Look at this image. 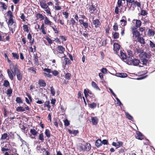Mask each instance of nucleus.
Returning a JSON list of instances; mask_svg holds the SVG:
<instances>
[{
  "mask_svg": "<svg viewBox=\"0 0 155 155\" xmlns=\"http://www.w3.org/2000/svg\"><path fill=\"white\" fill-rule=\"evenodd\" d=\"M121 7H123V5H120V4H119L118 3H117V6H116L115 8V9L114 11V12L116 14H118L119 13V8H120Z\"/></svg>",
  "mask_w": 155,
  "mask_h": 155,
  "instance_id": "c85d7f7f",
  "label": "nucleus"
},
{
  "mask_svg": "<svg viewBox=\"0 0 155 155\" xmlns=\"http://www.w3.org/2000/svg\"><path fill=\"white\" fill-rule=\"evenodd\" d=\"M125 1L126 0H118L117 2L119 4H120V5H123L124 4H125ZM127 1H128V0H126L127 4L128 2Z\"/></svg>",
  "mask_w": 155,
  "mask_h": 155,
  "instance_id": "37998d69",
  "label": "nucleus"
},
{
  "mask_svg": "<svg viewBox=\"0 0 155 155\" xmlns=\"http://www.w3.org/2000/svg\"><path fill=\"white\" fill-rule=\"evenodd\" d=\"M120 58L121 59L125 61L127 58L126 54L123 52L120 51Z\"/></svg>",
  "mask_w": 155,
  "mask_h": 155,
  "instance_id": "6ab92c4d",
  "label": "nucleus"
},
{
  "mask_svg": "<svg viewBox=\"0 0 155 155\" xmlns=\"http://www.w3.org/2000/svg\"><path fill=\"white\" fill-rule=\"evenodd\" d=\"M77 23L75 21V20L72 18L71 19L69 22V25H71L72 26L76 25Z\"/></svg>",
  "mask_w": 155,
  "mask_h": 155,
  "instance_id": "79ce46f5",
  "label": "nucleus"
},
{
  "mask_svg": "<svg viewBox=\"0 0 155 155\" xmlns=\"http://www.w3.org/2000/svg\"><path fill=\"white\" fill-rule=\"evenodd\" d=\"M8 137V135L7 133H4L2 134L1 139L2 140H4L6 139Z\"/></svg>",
  "mask_w": 155,
  "mask_h": 155,
  "instance_id": "49530a36",
  "label": "nucleus"
},
{
  "mask_svg": "<svg viewBox=\"0 0 155 155\" xmlns=\"http://www.w3.org/2000/svg\"><path fill=\"white\" fill-rule=\"evenodd\" d=\"M84 94L85 97H87L89 96L88 94H90V97L91 98H94L95 97V96L94 94L88 89H84Z\"/></svg>",
  "mask_w": 155,
  "mask_h": 155,
  "instance_id": "423d86ee",
  "label": "nucleus"
},
{
  "mask_svg": "<svg viewBox=\"0 0 155 155\" xmlns=\"http://www.w3.org/2000/svg\"><path fill=\"white\" fill-rule=\"evenodd\" d=\"M60 23L61 25H63L64 24V21L59 18L58 20L57 23Z\"/></svg>",
  "mask_w": 155,
  "mask_h": 155,
  "instance_id": "69168bd1",
  "label": "nucleus"
},
{
  "mask_svg": "<svg viewBox=\"0 0 155 155\" xmlns=\"http://www.w3.org/2000/svg\"><path fill=\"white\" fill-rule=\"evenodd\" d=\"M44 106L45 107H47L48 108V111H51L50 110V108L51 107V106L50 105V101H47L44 103Z\"/></svg>",
  "mask_w": 155,
  "mask_h": 155,
  "instance_id": "bb28decb",
  "label": "nucleus"
},
{
  "mask_svg": "<svg viewBox=\"0 0 155 155\" xmlns=\"http://www.w3.org/2000/svg\"><path fill=\"white\" fill-rule=\"evenodd\" d=\"M12 92L13 91L12 89L11 88V87H10V88L7 90L6 93L8 96V97H10L11 96V94L12 93Z\"/></svg>",
  "mask_w": 155,
  "mask_h": 155,
  "instance_id": "2f4dec72",
  "label": "nucleus"
},
{
  "mask_svg": "<svg viewBox=\"0 0 155 155\" xmlns=\"http://www.w3.org/2000/svg\"><path fill=\"white\" fill-rule=\"evenodd\" d=\"M16 110L18 112H23L25 111V109L23 107L19 106L16 108Z\"/></svg>",
  "mask_w": 155,
  "mask_h": 155,
  "instance_id": "58836bf2",
  "label": "nucleus"
},
{
  "mask_svg": "<svg viewBox=\"0 0 155 155\" xmlns=\"http://www.w3.org/2000/svg\"><path fill=\"white\" fill-rule=\"evenodd\" d=\"M114 30V31H117L118 30V25L117 23L115 22L114 23V25L113 26V28Z\"/></svg>",
  "mask_w": 155,
  "mask_h": 155,
  "instance_id": "5fc2aeb1",
  "label": "nucleus"
},
{
  "mask_svg": "<svg viewBox=\"0 0 155 155\" xmlns=\"http://www.w3.org/2000/svg\"><path fill=\"white\" fill-rule=\"evenodd\" d=\"M38 139L41 142H43L44 141V137L43 134L41 133L39 134L38 137Z\"/></svg>",
  "mask_w": 155,
  "mask_h": 155,
  "instance_id": "72a5a7b5",
  "label": "nucleus"
},
{
  "mask_svg": "<svg viewBox=\"0 0 155 155\" xmlns=\"http://www.w3.org/2000/svg\"><path fill=\"white\" fill-rule=\"evenodd\" d=\"M148 14L147 12L144 10H141V15L142 16H145Z\"/></svg>",
  "mask_w": 155,
  "mask_h": 155,
  "instance_id": "13d9d810",
  "label": "nucleus"
},
{
  "mask_svg": "<svg viewBox=\"0 0 155 155\" xmlns=\"http://www.w3.org/2000/svg\"><path fill=\"white\" fill-rule=\"evenodd\" d=\"M132 57L131 56H128L127 57V59L125 62H126L127 64H131L133 60V59L132 58Z\"/></svg>",
  "mask_w": 155,
  "mask_h": 155,
  "instance_id": "cd10ccee",
  "label": "nucleus"
},
{
  "mask_svg": "<svg viewBox=\"0 0 155 155\" xmlns=\"http://www.w3.org/2000/svg\"><path fill=\"white\" fill-rule=\"evenodd\" d=\"M113 38L114 39H117L119 38V33L116 32H113L112 33Z\"/></svg>",
  "mask_w": 155,
  "mask_h": 155,
  "instance_id": "c756f323",
  "label": "nucleus"
},
{
  "mask_svg": "<svg viewBox=\"0 0 155 155\" xmlns=\"http://www.w3.org/2000/svg\"><path fill=\"white\" fill-rule=\"evenodd\" d=\"M40 5L41 8L44 9H46L49 7L46 3L45 2H40Z\"/></svg>",
  "mask_w": 155,
  "mask_h": 155,
  "instance_id": "412c9836",
  "label": "nucleus"
},
{
  "mask_svg": "<svg viewBox=\"0 0 155 155\" xmlns=\"http://www.w3.org/2000/svg\"><path fill=\"white\" fill-rule=\"evenodd\" d=\"M116 75L117 76L122 78H125L127 76V74L125 73H117Z\"/></svg>",
  "mask_w": 155,
  "mask_h": 155,
  "instance_id": "aec40b11",
  "label": "nucleus"
},
{
  "mask_svg": "<svg viewBox=\"0 0 155 155\" xmlns=\"http://www.w3.org/2000/svg\"><path fill=\"white\" fill-rule=\"evenodd\" d=\"M51 73L54 76H57L59 74V72L57 70L52 71Z\"/></svg>",
  "mask_w": 155,
  "mask_h": 155,
  "instance_id": "4d7b16f0",
  "label": "nucleus"
},
{
  "mask_svg": "<svg viewBox=\"0 0 155 155\" xmlns=\"http://www.w3.org/2000/svg\"><path fill=\"white\" fill-rule=\"evenodd\" d=\"M44 20V23L45 25H49L51 27L53 25V23L50 21L47 17L45 16Z\"/></svg>",
  "mask_w": 155,
  "mask_h": 155,
  "instance_id": "ddd939ff",
  "label": "nucleus"
},
{
  "mask_svg": "<svg viewBox=\"0 0 155 155\" xmlns=\"http://www.w3.org/2000/svg\"><path fill=\"white\" fill-rule=\"evenodd\" d=\"M71 76V74L69 73H67L65 75V78L67 80H69Z\"/></svg>",
  "mask_w": 155,
  "mask_h": 155,
  "instance_id": "0e129e2a",
  "label": "nucleus"
},
{
  "mask_svg": "<svg viewBox=\"0 0 155 155\" xmlns=\"http://www.w3.org/2000/svg\"><path fill=\"white\" fill-rule=\"evenodd\" d=\"M151 56V54L150 53L144 52L139 54V57L140 58L141 62L142 64L145 66H146L148 63V59H150Z\"/></svg>",
  "mask_w": 155,
  "mask_h": 155,
  "instance_id": "f03ea898",
  "label": "nucleus"
},
{
  "mask_svg": "<svg viewBox=\"0 0 155 155\" xmlns=\"http://www.w3.org/2000/svg\"><path fill=\"white\" fill-rule=\"evenodd\" d=\"M53 30L54 31V32L55 34H58L59 33V31L58 30V28H56V27L55 25H54V27H53L51 26V27Z\"/></svg>",
  "mask_w": 155,
  "mask_h": 155,
  "instance_id": "603ef678",
  "label": "nucleus"
},
{
  "mask_svg": "<svg viewBox=\"0 0 155 155\" xmlns=\"http://www.w3.org/2000/svg\"><path fill=\"white\" fill-rule=\"evenodd\" d=\"M10 68L14 76L16 75L18 80L21 81L22 79L23 74L18 69V66L17 64L15 65L13 63L10 64Z\"/></svg>",
  "mask_w": 155,
  "mask_h": 155,
  "instance_id": "f257e3e1",
  "label": "nucleus"
},
{
  "mask_svg": "<svg viewBox=\"0 0 155 155\" xmlns=\"http://www.w3.org/2000/svg\"><path fill=\"white\" fill-rule=\"evenodd\" d=\"M127 2H128L127 5H130V8L131 7L134 8L135 7L136 1H135V0H128Z\"/></svg>",
  "mask_w": 155,
  "mask_h": 155,
  "instance_id": "4468645a",
  "label": "nucleus"
},
{
  "mask_svg": "<svg viewBox=\"0 0 155 155\" xmlns=\"http://www.w3.org/2000/svg\"><path fill=\"white\" fill-rule=\"evenodd\" d=\"M23 28L24 31L27 32H28L29 30L28 28V27L26 25H24L23 26Z\"/></svg>",
  "mask_w": 155,
  "mask_h": 155,
  "instance_id": "8fccbe9b",
  "label": "nucleus"
},
{
  "mask_svg": "<svg viewBox=\"0 0 155 155\" xmlns=\"http://www.w3.org/2000/svg\"><path fill=\"white\" fill-rule=\"evenodd\" d=\"M120 45L117 43H115L114 44V50L116 52L118 51L120 48Z\"/></svg>",
  "mask_w": 155,
  "mask_h": 155,
  "instance_id": "f3484780",
  "label": "nucleus"
},
{
  "mask_svg": "<svg viewBox=\"0 0 155 155\" xmlns=\"http://www.w3.org/2000/svg\"><path fill=\"white\" fill-rule=\"evenodd\" d=\"M65 49L64 47L61 45H58V46L53 51L54 53L56 54H64Z\"/></svg>",
  "mask_w": 155,
  "mask_h": 155,
  "instance_id": "20e7f679",
  "label": "nucleus"
},
{
  "mask_svg": "<svg viewBox=\"0 0 155 155\" xmlns=\"http://www.w3.org/2000/svg\"><path fill=\"white\" fill-rule=\"evenodd\" d=\"M7 72L9 78L11 80H12L14 78L13 73L12 71L11 70H10L9 69H8L7 70Z\"/></svg>",
  "mask_w": 155,
  "mask_h": 155,
  "instance_id": "5701e85b",
  "label": "nucleus"
},
{
  "mask_svg": "<svg viewBox=\"0 0 155 155\" xmlns=\"http://www.w3.org/2000/svg\"><path fill=\"white\" fill-rule=\"evenodd\" d=\"M137 40L141 44L144 45L145 44V39L143 37H142L141 35L137 38ZM134 41H137L136 40Z\"/></svg>",
  "mask_w": 155,
  "mask_h": 155,
  "instance_id": "2eb2a0df",
  "label": "nucleus"
},
{
  "mask_svg": "<svg viewBox=\"0 0 155 155\" xmlns=\"http://www.w3.org/2000/svg\"><path fill=\"white\" fill-rule=\"evenodd\" d=\"M126 117L130 120H132L133 118V117L128 112L125 113Z\"/></svg>",
  "mask_w": 155,
  "mask_h": 155,
  "instance_id": "bf43d9fd",
  "label": "nucleus"
},
{
  "mask_svg": "<svg viewBox=\"0 0 155 155\" xmlns=\"http://www.w3.org/2000/svg\"><path fill=\"white\" fill-rule=\"evenodd\" d=\"M37 130V127H36L35 129L34 128L31 129L30 130V133L33 136H36L38 133V131Z\"/></svg>",
  "mask_w": 155,
  "mask_h": 155,
  "instance_id": "4be33fe9",
  "label": "nucleus"
},
{
  "mask_svg": "<svg viewBox=\"0 0 155 155\" xmlns=\"http://www.w3.org/2000/svg\"><path fill=\"white\" fill-rule=\"evenodd\" d=\"M50 91L51 92V94H52L53 96H54L55 94V90L53 88V87L52 86L50 88Z\"/></svg>",
  "mask_w": 155,
  "mask_h": 155,
  "instance_id": "e2e57ef3",
  "label": "nucleus"
},
{
  "mask_svg": "<svg viewBox=\"0 0 155 155\" xmlns=\"http://www.w3.org/2000/svg\"><path fill=\"white\" fill-rule=\"evenodd\" d=\"M3 86L5 87H8L10 86L9 82L7 80H5L4 81Z\"/></svg>",
  "mask_w": 155,
  "mask_h": 155,
  "instance_id": "c03bdc74",
  "label": "nucleus"
},
{
  "mask_svg": "<svg viewBox=\"0 0 155 155\" xmlns=\"http://www.w3.org/2000/svg\"><path fill=\"white\" fill-rule=\"evenodd\" d=\"M64 125L65 126H68L70 125V122L67 119H66L64 120Z\"/></svg>",
  "mask_w": 155,
  "mask_h": 155,
  "instance_id": "864d4df0",
  "label": "nucleus"
},
{
  "mask_svg": "<svg viewBox=\"0 0 155 155\" xmlns=\"http://www.w3.org/2000/svg\"><path fill=\"white\" fill-rule=\"evenodd\" d=\"M91 85L92 87L96 89V90H100V89L99 87L97 85V84L94 81H92L91 83Z\"/></svg>",
  "mask_w": 155,
  "mask_h": 155,
  "instance_id": "f704fd0d",
  "label": "nucleus"
},
{
  "mask_svg": "<svg viewBox=\"0 0 155 155\" xmlns=\"http://www.w3.org/2000/svg\"><path fill=\"white\" fill-rule=\"evenodd\" d=\"M45 134L46 136L48 138H49L51 136V134L49 130L46 129L45 130Z\"/></svg>",
  "mask_w": 155,
  "mask_h": 155,
  "instance_id": "ea45409f",
  "label": "nucleus"
},
{
  "mask_svg": "<svg viewBox=\"0 0 155 155\" xmlns=\"http://www.w3.org/2000/svg\"><path fill=\"white\" fill-rule=\"evenodd\" d=\"M38 84L40 87H45L46 86V83L44 80L40 79L38 81Z\"/></svg>",
  "mask_w": 155,
  "mask_h": 155,
  "instance_id": "a211bd4d",
  "label": "nucleus"
},
{
  "mask_svg": "<svg viewBox=\"0 0 155 155\" xmlns=\"http://www.w3.org/2000/svg\"><path fill=\"white\" fill-rule=\"evenodd\" d=\"M97 104L96 103H93L89 104V106L91 108H94L96 107Z\"/></svg>",
  "mask_w": 155,
  "mask_h": 155,
  "instance_id": "680f3d73",
  "label": "nucleus"
},
{
  "mask_svg": "<svg viewBox=\"0 0 155 155\" xmlns=\"http://www.w3.org/2000/svg\"><path fill=\"white\" fill-rule=\"evenodd\" d=\"M19 127L20 128L21 130L23 132H25V130L26 128V127L24 125L22 124H20L19 125Z\"/></svg>",
  "mask_w": 155,
  "mask_h": 155,
  "instance_id": "6e6d98bb",
  "label": "nucleus"
},
{
  "mask_svg": "<svg viewBox=\"0 0 155 155\" xmlns=\"http://www.w3.org/2000/svg\"><path fill=\"white\" fill-rule=\"evenodd\" d=\"M45 11L48 15H51V9L49 7H48L47 9H45Z\"/></svg>",
  "mask_w": 155,
  "mask_h": 155,
  "instance_id": "338daca9",
  "label": "nucleus"
},
{
  "mask_svg": "<svg viewBox=\"0 0 155 155\" xmlns=\"http://www.w3.org/2000/svg\"><path fill=\"white\" fill-rule=\"evenodd\" d=\"M92 24L94 26V27L96 28L99 27L101 25V23L99 19H97L92 20Z\"/></svg>",
  "mask_w": 155,
  "mask_h": 155,
  "instance_id": "9d476101",
  "label": "nucleus"
},
{
  "mask_svg": "<svg viewBox=\"0 0 155 155\" xmlns=\"http://www.w3.org/2000/svg\"><path fill=\"white\" fill-rule=\"evenodd\" d=\"M134 21H136L135 26H133L131 28H136L137 29L138 27H140L141 26L142 22L140 20H138L136 19H134L133 20V22Z\"/></svg>",
  "mask_w": 155,
  "mask_h": 155,
  "instance_id": "9b49d317",
  "label": "nucleus"
},
{
  "mask_svg": "<svg viewBox=\"0 0 155 155\" xmlns=\"http://www.w3.org/2000/svg\"><path fill=\"white\" fill-rule=\"evenodd\" d=\"M7 147L5 146L4 147H2L1 150L2 152H4L5 151H7L9 150L8 148H6Z\"/></svg>",
  "mask_w": 155,
  "mask_h": 155,
  "instance_id": "774afa93",
  "label": "nucleus"
},
{
  "mask_svg": "<svg viewBox=\"0 0 155 155\" xmlns=\"http://www.w3.org/2000/svg\"><path fill=\"white\" fill-rule=\"evenodd\" d=\"M41 30V32L44 35H46L47 34L46 32L45 29V25L43 23L41 25L40 29Z\"/></svg>",
  "mask_w": 155,
  "mask_h": 155,
  "instance_id": "473e14b6",
  "label": "nucleus"
},
{
  "mask_svg": "<svg viewBox=\"0 0 155 155\" xmlns=\"http://www.w3.org/2000/svg\"><path fill=\"white\" fill-rule=\"evenodd\" d=\"M131 31L133 35L132 37L134 39H137L141 35L140 32L136 28H131Z\"/></svg>",
  "mask_w": 155,
  "mask_h": 155,
  "instance_id": "39448f33",
  "label": "nucleus"
},
{
  "mask_svg": "<svg viewBox=\"0 0 155 155\" xmlns=\"http://www.w3.org/2000/svg\"><path fill=\"white\" fill-rule=\"evenodd\" d=\"M89 12L91 14H94L96 13L97 10L96 9L94 5L92 4L89 5L88 8Z\"/></svg>",
  "mask_w": 155,
  "mask_h": 155,
  "instance_id": "6e6552de",
  "label": "nucleus"
},
{
  "mask_svg": "<svg viewBox=\"0 0 155 155\" xmlns=\"http://www.w3.org/2000/svg\"><path fill=\"white\" fill-rule=\"evenodd\" d=\"M120 22H121V25L123 26H124L127 25V19L125 16H122V19L120 20Z\"/></svg>",
  "mask_w": 155,
  "mask_h": 155,
  "instance_id": "dca6fc26",
  "label": "nucleus"
},
{
  "mask_svg": "<svg viewBox=\"0 0 155 155\" xmlns=\"http://www.w3.org/2000/svg\"><path fill=\"white\" fill-rule=\"evenodd\" d=\"M14 23H15V22L14 21L13 18L9 19L8 22H7V24L8 25L9 28H10V30L12 31V33H13L14 31H15V29L12 28L11 26Z\"/></svg>",
  "mask_w": 155,
  "mask_h": 155,
  "instance_id": "0eeeda50",
  "label": "nucleus"
},
{
  "mask_svg": "<svg viewBox=\"0 0 155 155\" xmlns=\"http://www.w3.org/2000/svg\"><path fill=\"white\" fill-rule=\"evenodd\" d=\"M95 146L99 148L102 145V141L100 139H98L96 140L95 143Z\"/></svg>",
  "mask_w": 155,
  "mask_h": 155,
  "instance_id": "a878e982",
  "label": "nucleus"
},
{
  "mask_svg": "<svg viewBox=\"0 0 155 155\" xmlns=\"http://www.w3.org/2000/svg\"><path fill=\"white\" fill-rule=\"evenodd\" d=\"M33 58L35 63L37 64H38L39 63V61L38 59V57L37 56V54H34Z\"/></svg>",
  "mask_w": 155,
  "mask_h": 155,
  "instance_id": "c9c22d12",
  "label": "nucleus"
},
{
  "mask_svg": "<svg viewBox=\"0 0 155 155\" xmlns=\"http://www.w3.org/2000/svg\"><path fill=\"white\" fill-rule=\"evenodd\" d=\"M12 57L14 59L18 60L19 58V56L18 54L16 53H12Z\"/></svg>",
  "mask_w": 155,
  "mask_h": 155,
  "instance_id": "4c0bfd02",
  "label": "nucleus"
},
{
  "mask_svg": "<svg viewBox=\"0 0 155 155\" xmlns=\"http://www.w3.org/2000/svg\"><path fill=\"white\" fill-rule=\"evenodd\" d=\"M7 16L9 19L13 18V15L12 13L10 10H9L7 12Z\"/></svg>",
  "mask_w": 155,
  "mask_h": 155,
  "instance_id": "a19ab883",
  "label": "nucleus"
},
{
  "mask_svg": "<svg viewBox=\"0 0 155 155\" xmlns=\"http://www.w3.org/2000/svg\"><path fill=\"white\" fill-rule=\"evenodd\" d=\"M132 63L134 66L138 65L139 67H143V65H144L142 64V62L141 63L140 60L138 59H134Z\"/></svg>",
  "mask_w": 155,
  "mask_h": 155,
  "instance_id": "1a4fd4ad",
  "label": "nucleus"
},
{
  "mask_svg": "<svg viewBox=\"0 0 155 155\" xmlns=\"http://www.w3.org/2000/svg\"><path fill=\"white\" fill-rule=\"evenodd\" d=\"M136 51L137 53L141 54L143 53V50L141 48L138 47L136 49Z\"/></svg>",
  "mask_w": 155,
  "mask_h": 155,
  "instance_id": "de8ad7c7",
  "label": "nucleus"
},
{
  "mask_svg": "<svg viewBox=\"0 0 155 155\" xmlns=\"http://www.w3.org/2000/svg\"><path fill=\"white\" fill-rule=\"evenodd\" d=\"M69 133L70 134H73L74 136H76L79 133V131L78 130H74L73 131L71 130L70 129H68Z\"/></svg>",
  "mask_w": 155,
  "mask_h": 155,
  "instance_id": "393cba45",
  "label": "nucleus"
},
{
  "mask_svg": "<svg viewBox=\"0 0 155 155\" xmlns=\"http://www.w3.org/2000/svg\"><path fill=\"white\" fill-rule=\"evenodd\" d=\"M15 101L17 103L21 104L23 103V101L20 97H17L16 98Z\"/></svg>",
  "mask_w": 155,
  "mask_h": 155,
  "instance_id": "a18cd8bd",
  "label": "nucleus"
},
{
  "mask_svg": "<svg viewBox=\"0 0 155 155\" xmlns=\"http://www.w3.org/2000/svg\"><path fill=\"white\" fill-rule=\"evenodd\" d=\"M46 39L48 41V43L50 45H51L53 43V41L49 37L46 36Z\"/></svg>",
  "mask_w": 155,
  "mask_h": 155,
  "instance_id": "052dcab7",
  "label": "nucleus"
},
{
  "mask_svg": "<svg viewBox=\"0 0 155 155\" xmlns=\"http://www.w3.org/2000/svg\"><path fill=\"white\" fill-rule=\"evenodd\" d=\"M1 4L2 5L1 7H2L3 9L6 10L7 9V6L3 2H0Z\"/></svg>",
  "mask_w": 155,
  "mask_h": 155,
  "instance_id": "3c124183",
  "label": "nucleus"
},
{
  "mask_svg": "<svg viewBox=\"0 0 155 155\" xmlns=\"http://www.w3.org/2000/svg\"><path fill=\"white\" fill-rule=\"evenodd\" d=\"M36 17L37 19H40L41 20H42L45 18V17L43 15L41 14L37 13L36 15Z\"/></svg>",
  "mask_w": 155,
  "mask_h": 155,
  "instance_id": "7c9ffc66",
  "label": "nucleus"
},
{
  "mask_svg": "<svg viewBox=\"0 0 155 155\" xmlns=\"http://www.w3.org/2000/svg\"><path fill=\"white\" fill-rule=\"evenodd\" d=\"M64 63L65 65H69L71 64V62L68 58H65L64 59Z\"/></svg>",
  "mask_w": 155,
  "mask_h": 155,
  "instance_id": "e433bc0d",
  "label": "nucleus"
},
{
  "mask_svg": "<svg viewBox=\"0 0 155 155\" xmlns=\"http://www.w3.org/2000/svg\"><path fill=\"white\" fill-rule=\"evenodd\" d=\"M135 137L136 138L141 140L144 139V136L139 131L136 132Z\"/></svg>",
  "mask_w": 155,
  "mask_h": 155,
  "instance_id": "f8f14e48",
  "label": "nucleus"
},
{
  "mask_svg": "<svg viewBox=\"0 0 155 155\" xmlns=\"http://www.w3.org/2000/svg\"><path fill=\"white\" fill-rule=\"evenodd\" d=\"M81 151L83 152L85 151H89L91 149V146L89 143H87L86 145L82 144H80L79 146Z\"/></svg>",
  "mask_w": 155,
  "mask_h": 155,
  "instance_id": "7ed1b4c3",
  "label": "nucleus"
},
{
  "mask_svg": "<svg viewBox=\"0 0 155 155\" xmlns=\"http://www.w3.org/2000/svg\"><path fill=\"white\" fill-rule=\"evenodd\" d=\"M29 70L31 71L32 73L34 74H36V69L35 68L33 67H31L28 69Z\"/></svg>",
  "mask_w": 155,
  "mask_h": 155,
  "instance_id": "09e8293b",
  "label": "nucleus"
},
{
  "mask_svg": "<svg viewBox=\"0 0 155 155\" xmlns=\"http://www.w3.org/2000/svg\"><path fill=\"white\" fill-rule=\"evenodd\" d=\"M91 121L94 125H96L98 123V119L96 117H92Z\"/></svg>",
  "mask_w": 155,
  "mask_h": 155,
  "instance_id": "b1692460",
  "label": "nucleus"
}]
</instances>
